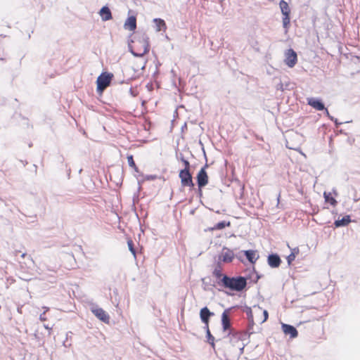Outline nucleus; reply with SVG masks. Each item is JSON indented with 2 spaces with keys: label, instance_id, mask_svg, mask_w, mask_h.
I'll use <instances>...</instances> for the list:
<instances>
[{
  "label": "nucleus",
  "instance_id": "obj_1",
  "mask_svg": "<svg viewBox=\"0 0 360 360\" xmlns=\"http://www.w3.org/2000/svg\"><path fill=\"white\" fill-rule=\"evenodd\" d=\"M221 285L231 290L240 292L246 287L247 281L243 276L229 277L224 275L221 280Z\"/></svg>",
  "mask_w": 360,
  "mask_h": 360
},
{
  "label": "nucleus",
  "instance_id": "obj_2",
  "mask_svg": "<svg viewBox=\"0 0 360 360\" xmlns=\"http://www.w3.org/2000/svg\"><path fill=\"white\" fill-rule=\"evenodd\" d=\"M131 52L135 56H143L149 51V42L145 37H139L131 41L129 46Z\"/></svg>",
  "mask_w": 360,
  "mask_h": 360
},
{
  "label": "nucleus",
  "instance_id": "obj_3",
  "mask_svg": "<svg viewBox=\"0 0 360 360\" xmlns=\"http://www.w3.org/2000/svg\"><path fill=\"white\" fill-rule=\"evenodd\" d=\"M248 319L254 323L255 320L259 323H263L268 319L269 314L266 309H263L259 306H254L253 310L250 308L247 311Z\"/></svg>",
  "mask_w": 360,
  "mask_h": 360
},
{
  "label": "nucleus",
  "instance_id": "obj_4",
  "mask_svg": "<svg viewBox=\"0 0 360 360\" xmlns=\"http://www.w3.org/2000/svg\"><path fill=\"white\" fill-rule=\"evenodd\" d=\"M244 347L245 345L240 340V335L236 334L231 338V345L229 347L227 352L229 353L233 352L235 358L238 359L243 353Z\"/></svg>",
  "mask_w": 360,
  "mask_h": 360
},
{
  "label": "nucleus",
  "instance_id": "obj_5",
  "mask_svg": "<svg viewBox=\"0 0 360 360\" xmlns=\"http://www.w3.org/2000/svg\"><path fill=\"white\" fill-rule=\"evenodd\" d=\"M184 165L185 168L181 169L179 172V178L181 179V186L184 187H193L194 184L191 174L190 173V164L188 161L185 160Z\"/></svg>",
  "mask_w": 360,
  "mask_h": 360
},
{
  "label": "nucleus",
  "instance_id": "obj_6",
  "mask_svg": "<svg viewBox=\"0 0 360 360\" xmlns=\"http://www.w3.org/2000/svg\"><path fill=\"white\" fill-rule=\"evenodd\" d=\"M112 77L113 75L112 73L103 72L101 74L96 80L97 91L103 92L110 84Z\"/></svg>",
  "mask_w": 360,
  "mask_h": 360
},
{
  "label": "nucleus",
  "instance_id": "obj_7",
  "mask_svg": "<svg viewBox=\"0 0 360 360\" xmlns=\"http://www.w3.org/2000/svg\"><path fill=\"white\" fill-rule=\"evenodd\" d=\"M280 8L281 10V12L283 13V27L288 30L289 25H290V9L289 8V6L286 1L284 0H281L280 1Z\"/></svg>",
  "mask_w": 360,
  "mask_h": 360
},
{
  "label": "nucleus",
  "instance_id": "obj_8",
  "mask_svg": "<svg viewBox=\"0 0 360 360\" xmlns=\"http://www.w3.org/2000/svg\"><path fill=\"white\" fill-rule=\"evenodd\" d=\"M284 62L289 68H293L296 65L297 56L293 49H289L285 52Z\"/></svg>",
  "mask_w": 360,
  "mask_h": 360
},
{
  "label": "nucleus",
  "instance_id": "obj_9",
  "mask_svg": "<svg viewBox=\"0 0 360 360\" xmlns=\"http://www.w3.org/2000/svg\"><path fill=\"white\" fill-rule=\"evenodd\" d=\"M207 167V165H205L197 174V182L200 190L208 184V175L205 171Z\"/></svg>",
  "mask_w": 360,
  "mask_h": 360
},
{
  "label": "nucleus",
  "instance_id": "obj_10",
  "mask_svg": "<svg viewBox=\"0 0 360 360\" xmlns=\"http://www.w3.org/2000/svg\"><path fill=\"white\" fill-rule=\"evenodd\" d=\"M235 255L233 250L224 248L219 255V259L225 263H230L234 259Z\"/></svg>",
  "mask_w": 360,
  "mask_h": 360
},
{
  "label": "nucleus",
  "instance_id": "obj_11",
  "mask_svg": "<svg viewBox=\"0 0 360 360\" xmlns=\"http://www.w3.org/2000/svg\"><path fill=\"white\" fill-rule=\"evenodd\" d=\"M214 314L207 307L200 309V317L202 322L205 324V328L209 327L210 318Z\"/></svg>",
  "mask_w": 360,
  "mask_h": 360
},
{
  "label": "nucleus",
  "instance_id": "obj_12",
  "mask_svg": "<svg viewBox=\"0 0 360 360\" xmlns=\"http://www.w3.org/2000/svg\"><path fill=\"white\" fill-rule=\"evenodd\" d=\"M92 313L101 321L105 323H109L110 316L105 311L101 308L92 309Z\"/></svg>",
  "mask_w": 360,
  "mask_h": 360
},
{
  "label": "nucleus",
  "instance_id": "obj_13",
  "mask_svg": "<svg viewBox=\"0 0 360 360\" xmlns=\"http://www.w3.org/2000/svg\"><path fill=\"white\" fill-rule=\"evenodd\" d=\"M283 332L285 335H289L291 338H295L297 336L298 333L296 328L288 324L283 323L282 326Z\"/></svg>",
  "mask_w": 360,
  "mask_h": 360
},
{
  "label": "nucleus",
  "instance_id": "obj_14",
  "mask_svg": "<svg viewBox=\"0 0 360 360\" xmlns=\"http://www.w3.org/2000/svg\"><path fill=\"white\" fill-rule=\"evenodd\" d=\"M124 27L130 31H134L136 28V18L135 16H129L125 23Z\"/></svg>",
  "mask_w": 360,
  "mask_h": 360
},
{
  "label": "nucleus",
  "instance_id": "obj_15",
  "mask_svg": "<svg viewBox=\"0 0 360 360\" xmlns=\"http://www.w3.org/2000/svg\"><path fill=\"white\" fill-rule=\"evenodd\" d=\"M281 260L277 255H270L268 257V264L271 267L276 268L281 264Z\"/></svg>",
  "mask_w": 360,
  "mask_h": 360
},
{
  "label": "nucleus",
  "instance_id": "obj_16",
  "mask_svg": "<svg viewBox=\"0 0 360 360\" xmlns=\"http://www.w3.org/2000/svg\"><path fill=\"white\" fill-rule=\"evenodd\" d=\"M221 323L224 330H228L231 326L228 310H225L221 315Z\"/></svg>",
  "mask_w": 360,
  "mask_h": 360
},
{
  "label": "nucleus",
  "instance_id": "obj_17",
  "mask_svg": "<svg viewBox=\"0 0 360 360\" xmlns=\"http://www.w3.org/2000/svg\"><path fill=\"white\" fill-rule=\"evenodd\" d=\"M244 254L245 255L247 259L252 264L255 263V262L259 258V256L257 255V252L255 250H249L244 251Z\"/></svg>",
  "mask_w": 360,
  "mask_h": 360
},
{
  "label": "nucleus",
  "instance_id": "obj_18",
  "mask_svg": "<svg viewBox=\"0 0 360 360\" xmlns=\"http://www.w3.org/2000/svg\"><path fill=\"white\" fill-rule=\"evenodd\" d=\"M100 15L102 18V20L104 21L109 20L112 19L111 11L107 6H103L100 11Z\"/></svg>",
  "mask_w": 360,
  "mask_h": 360
},
{
  "label": "nucleus",
  "instance_id": "obj_19",
  "mask_svg": "<svg viewBox=\"0 0 360 360\" xmlns=\"http://www.w3.org/2000/svg\"><path fill=\"white\" fill-rule=\"evenodd\" d=\"M351 222L350 217L347 215L341 219L335 220L334 224L336 227L346 226Z\"/></svg>",
  "mask_w": 360,
  "mask_h": 360
},
{
  "label": "nucleus",
  "instance_id": "obj_20",
  "mask_svg": "<svg viewBox=\"0 0 360 360\" xmlns=\"http://www.w3.org/2000/svg\"><path fill=\"white\" fill-rule=\"evenodd\" d=\"M154 22L156 25L157 31L160 32L161 30L165 31L167 30V25L165 22L160 18H155Z\"/></svg>",
  "mask_w": 360,
  "mask_h": 360
},
{
  "label": "nucleus",
  "instance_id": "obj_21",
  "mask_svg": "<svg viewBox=\"0 0 360 360\" xmlns=\"http://www.w3.org/2000/svg\"><path fill=\"white\" fill-rule=\"evenodd\" d=\"M323 196H324L326 202H328L331 205H333V206H335L337 204V201L333 196L332 193L324 192Z\"/></svg>",
  "mask_w": 360,
  "mask_h": 360
},
{
  "label": "nucleus",
  "instance_id": "obj_22",
  "mask_svg": "<svg viewBox=\"0 0 360 360\" xmlns=\"http://www.w3.org/2000/svg\"><path fill=\"white\" fill-rule=\"evenodd\" d=\"M231 225L230 222L221 221L215 224L213 227L210 228V231L214 230H220L224 229L226 226H229Z\"/></svg>",
  "mask_w": 360,
  "mask_h": 360
},
{
  "label": "nucleus",
  "instance_id": "obj_23",
  "mask_svg": "<svg viewBox=\"0 0 360 360\" xmlns=\"http://www.w3.org/2000/svg\"><path fill=\"white\" fill-rule=\"evenodd\" d=\"M205 328L206 330L207 342L212 346V347L214 349H215L214 337L211 334L209 327Z\"/></svg>",
  "mask_w": 360,
  "mask_h": 360
},
{
  "label": "nucleus",
  "instance_id": "obj_24",
  "mask_svg": "<svg viewBox=\"0 0 360 360\" xmlns=\"http://www.w3.org/2000/svg\"><path fill=\"white\" fill-rule=\"evenodd\" d=\"M127 245L129 248V251L131 252V254L134 255V257H136V250L134 249V244L133 240L131 238H129L127 240Z\"/></svg>",
  "mask_w": 360,
  "mask_h": 360
},
{
  "label": "nucleus",
  "instance_id": "obj_25",
  "mask_svg": "<svg viewBox=\"0 0 360 360\" xmlns=\"http://www.w3.org/2000/svg\"><path fill=\"white\" fill-rule=\"evenodd\" d=\"M325 110V113L326 114V115L328 116L333 120V118L330 116L328 110L325 109L324 105L322 103L316 101V110Z\"/></svg>",
  "mask_w": 360,
  "mask_h": 360
},
{
  "label": "nucleus",
  "instance_id": "obj_26",
  "mask_svg": "<svg viewBox=\"0 0 360 360\" xmlns=\"http://www.w3.org/2000/svg\"><path fill=\"white\" fill-rule=\"evenodd\" d=\"M127 161H128L129 165L131 167L134 168L136 171H137V167L135 164V162L134 160V158H133L132 155H127Z\"/></svg>",
  "mask_w": 360,
  "mask_h": 360
},
{
  "label": "nucleus",
  "instance_id": "obj_27",
  "mask_svg": "<svg viewBox=\"0 0 360 360\" xmlns=\"http://www.w3.org/2000/svg\"><path fill=\"white\" fill-rule=\"evenodd\" d=\"M214 275L217 277V278H220V277H222L223 278V276L222 274H221V270L220 268L219 269H215L214 272H213Z\"/></svg>",
  "mask_w": 360,
  "mask_h": 360
},
{
  "label": "nucleus",
  "instance_id": "obj_28",
  "mask_svg": "<svg viewBox=\"0 0 360 360\" xmlns=\"http://www.w3.org/2000/svg\"><path fill=\"white\" fill-rule=\"evenodd\" d=\"M295 258V254L294 252H292L288 257V261L289 263H290L292 261H293Z\"/></svg>",
  "mask_w": 360,
  "mask_h": 360
},
{
  "label": "nucleus",
  "instance_id": "obj_29",
  "mask_svg": "<svg viewBox=\"0 0 360 360\" xmlns=\"http://www.w3.org/2000/svg\"><path fill=\"white\" fill-rule=\"evenodd\" d=\"M39 319L41 321H45L47 320V318L46 316V312H44L42 313L40 316H39Z\"/></svg>",
  "mask_w": 360,
  "mask_h": 360
},
{
  "label": "nucleus",
  "instance_id": "obj_30",
  "mask_svg": "<svg viewBox=\"0 0 360 360\" xmlns=\"http://www.w3.org/2000/svg\"><path fill=\"white\" fill-rule=\"evenodd\" d=\"M308 103L311 105L312 107L315 108V99L314 98H310L309 100Z\"/></svg>",
  "mask_w": 360,
  "mask_h": 360
},
{
  "label": "nucleus",
  "instance_id": "obj_31",
  "mask_svg": "<svg viewBox=\"0 0 360 360\" xmlns=\"http://www.w3.org/2000/svg\"><path fill=\"white\" fill-rule=\"evenodd\" d=\"M19 253H21V251L15 250L13 252V255L14 256L17 257Z\"/></svg>",
  "mask_w": 360,
  "mask_h": 360
},
{
  "label": "nucleus",
  "instance_id": "obj_32",
  "mask_svg": "<svg viewBox=\"0 0 360 360\" xmlns=\"http://www.w3.org/2000/svg\"><path fill=\"white\" fill-rule=\"evenodd\" d=\"M44 312H46V311H48L49 310V308L47 307H44Z\"/></svg>",
  "mask_w": 360,
  "mask_h": 360
},
{
  "label": "nucleus",
  "instance_id": "obj_33",
  "mask_svg": "<svg viewBox=\"0 0 360 360\" xmlns=\"http://www.w3.org/2000/svg\"><path fill=\"white\" fill-rule=\"evenodd\" d=\"M44 328H45L46 329H47V330H51V328H49L48 325H44Z\"/></svg>",
  "mask_w": 360,
  "mask_h": 360
},
{
  "label": "nucleus",
  "instance_id": "obj_34",
  "mask_svg": "<svg viewBox=\"0 0 360 360\" xmlns=\"http://www.w3.org/2000/svg\"><path fill=\"white\" fill-rule=\"evenodd\" d=\"M25 256H26V253H25V252H22V253L21 254V257H22V258H25Z\"/></svg>",
  "mask_w": 360,
  "mask_h": 360
},
{
  "label": "nucleus",
  "instance_id": "obj_35",
  "mask_svg": "<svg viewBox=\"0 0 360 360\" xmlns=\"http://www.w3.org/2000/svg\"><path fill=\"white\" fill-rule=\"evenodd\" d=\"M333 193H334L335 195H338L335 191H333Z\"/></svg>",
  "mask_w": 360,
  "mask_h": 360
},
{
  "label": "nucleus",
  "instance_id": "obj_36",
  "mask_svg": "<svg viewBox=\"0 0 360 360\" xmlns=\"http://www.w3.org/2000/svg\"><path fill=\"white\" fill-rule=\"evenodd\" d=\"M226 360H229V359H226Z\"/></svg>",
  "mask_w": 360,
  "mask_h": 360
}]
</instances>
